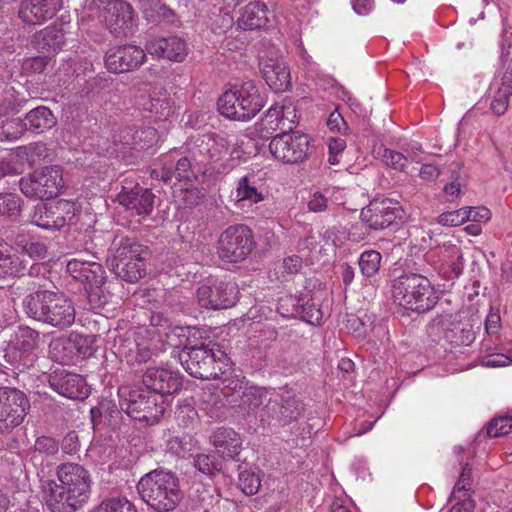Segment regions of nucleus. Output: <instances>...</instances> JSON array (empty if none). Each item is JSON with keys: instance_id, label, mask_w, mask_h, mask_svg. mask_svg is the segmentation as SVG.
<instances>
[{"instance_id": "f257e3e1", "label": "nucleus", "mask_w": 512, "mask_h": 512, "mask_svg": "<svg viewBox=\"0 0 512 512\" xmlns=\"http://www.w3.org/2000/svg\"><path fill=\"white\" fill-rule=\"evenodd\" d=\"M60 484L49 481L43 486V498L52 512H75L89 499L91 477L82 465L65 463L57 468Z\"/></svg>"}, {"instance_id": "f03ea898", "label": "nucleus", "mask_w": 512, "mask_h": 512, "mask_svg": "<svg viewBox=\"0 0 512 512\" xmlns=\"http://www.w3.org/2000/svg\"><path fill=\"white\" fill-rule=\"evenodd\" d=\"M25 314L36 321L64 329L75 321V307L61 292L37 290L23 299Z\"/></svg>"}, {"instance_id": "7ed1b4c3", "label": "nucleus", "mask_w": 512, "mask_h": 512, "mask_svg": "<svg viewBox=\"0 0 512 512\" xmlns=\"http://www.w3.org/2000/svg\"><path fill=\"white\" fill-rule=\"evenodd\" d=\"M136 488L143 502L155 512H174L184 498L178 477L163 469L143 475Z\"/></svg>"}, {"instance_id": "20e7f679", "label": "nucleus", "mask_w": 512, "mask_h": 512, "mask_svg": "<svg viewBox=\"0 0 512 512\" xmlns=\"http://www.w3.org/2000/svg\"><path fill=\"white\" fill-rule=\"evenodd\" d=\"M394 302L406 310L425 313L438 302V294L428 277L420 273H403L392 282Z\"/></svg>"}, {"instance_id": "39448f33", "label": "nucleus", "mask_w": 512, "mask_h": 512, "mask_svg": "<svg viewBox=\"0 0 512 512\" xmlns=\"http://www.w3.org/2000/svg\"><path fill=\"white\" fill-rule=\"evenodd\" d=\"M111 267L120 279L136 283L146 275L148 248L128 236H116L113 239Z\"/></svg>"}, {"instance_id": "423d86ee", "label": "nucleus", "mask_w": 512, "mask_h": 512, "mask_svg": "<svg viewBox=\"0 0 512 512\" xmlns=\"http://www.w3.org/2000/svg\"><path fill=\"white\" fill-rule=\"evenodd\" d=\"M264 104L265 98L252 80L244 81L240 86L224 92L217 103L223 116L237 121L252 119Z\"/></svg>"}, {"instance_id": "0eeeda50", "label": "nucleus", "mask_w": 512, "mask_h": 512, "mask_svg": "<svg viewBox=\"0 0 512 512\" xmlns=\"http://www.w3.org/2000/svg\"><path fill=\"white\" fill-rule=\"evenodd\" d=\"M120 408L126 414L139 422L153 425L163 416L167 401L163 396L152 394L150 391L132 390L121 387L118 390Z\"/></svg>"}, {"instance_id": "6e6552de", "label": "nucleus", "mask_w": 512, "mask_h": 512, "mask_svg": "<svg viewBox=\"0 0 512 512\" xmlns=\"http://www.w3.org/2000/svg\"><path fill=\"white\" fill-rule=\"evenodd\" d=\"M255 245L253 231L247 225H231L218 238L217 255L223 262L240 263L248 258Z\"/></svg>"}, {"instance_id": "1a4fd4ad", "label": "nucleus", "mask_w": 512, "mask_h": 512, "mask_svg": "<svg viewBox=\"0 0 512 512\" xmlns=\"http://www.w3.org/2000/svg\"><path fill=\"white\" fill-rule=\"evenodd\" d=\"M19 187L27 197L41 200L56 197L65 188L63 169L59 165L45 166L21 178Z\"/></svg>"}, {"instance_id": "9d476101", "label": "nucleus", "mask_w": 512, "mask_h": 512, "mask_svg": "<svg viewBox=\"0 0 512 512\" xmlns=\"http://www.w3.org/2000/svg\"><path fill=\"white\" fill-rule=\"evenodd\" d=\"M311 138L304 133L283 131L269 143L272 156L284 164H299L310 154Z\"/></svg>"}, {"instance_id": "9b49d317", "label": "nucleus", "mask_w": 512, "mask_h": 512, "mask_svg": "<svg viewBox=\"0 0 512 512\" xmlns=\"http://www.w3.org/2000/svg\"><path fill=\"white\" fill-rule=\"evenodd\" d=\"M77 213L74 202L60 199L54 203H38L29 215L32 224L45 230H60L71 224Z\"/></svg>"}, {"instance_id": "f8f14e48", "label": "nucleus", "mask_w": 512, "mask_h": 512, "mask_svg": "<svg viewBox=\"0 0 512 512\" xmlns=\"http://www.w3.org/2000/svg\"><path fill=\"white\" fill-rule=\"evenodd\" d=\"M29 409L30 402L24 392L0 387V433H9L21 425Z\"/></svg>"}, {"instance_id": "ddd939ff", "label": "nucleus", "mask_w": 512, "mask_h": 512, "mask_svg": "<svg viewBox=\"0 0 512 512\" xmlns=\"http://www.w3.org/2000/svg\"><path fill=\"white\" fill-rule=\"evenodd\" d=\"M238 294V287L233 282L209 280L197 289L196 298L201 307L218 310L235 305Z\"/></svg>"}, {"instance_id": "4468645a", "label": "nucleus", "mask_w": 512, "mask_h": 512, "mask_svg": "<svg viewBox=\"0 0 512 512\" xmlns=\"http://www.w3.org/2000/svg\"><path fill=\"white\" fill-rule=\"evenodd\" d=\"M266 410L269 417L279 425L286 426L298 421L303 415L305 407L292 390L283 387L279 389L274 398H269Z\"/></svg>"}, {"instance_id": "2eb2a0df", "label": "nucleus", "mask_w": 512, "mask_h": 512, "mask_svg": "<svg viewBox=\"0 0 512 512\" xmlns=\"http://www.w3.org/2000/svg\"><path fill=\"white\" fill-rule=\"evenodd\" d=\"M400 206L392 199H373L361 210L360 218L371 230H383L391 226L398 214Z\"/></svg>"}, {"instance_id": "dca6fc26", "label": "nucleus", "mask_w": 512, "mask_h": 512, "mask_svg": "<svg viewBox=\"0 0 512 512\" xmlns=\"http://www.w3.org/2000/svg\"><path fill=\"white\" fill-rule=\"evenodd\" d=\"M143 384L152 394L170 396L178 393L183 385L181 375L167 367L148 368L142 376Z\"/></svg>"}, {"instance_id": "f3484780", "label": "nucleus", "mask_w": 512, "mask_h": 512, "mask_svg": "<svg viewBox=\"0 0 512 512\" xmlns=\"http://www.w3.org/2000/svg\"><path fill=\"white\" fill-rule=\"evenodd\" d=\"M183 368L194 378L212 379L217 377V371L213 368L207 346L185 347L179 354Z\"/></svg>"}, {"instance_id": "a211bd4d", "label": "nucleus", "mask_w": 512, "mask_h": 512, "mask_svg": "<svg viewBox=\"0 0 512 512\" xmlns=\"http://www.w3.org/2000/svg\"><path fill=\"white\" fill-rule=\"evenodd\" d=\"M146 60L143 49L135 45L118 46L105 56V65L110 72L124 73L139 68Z\"/></svg>"}, {"instance_id": "6ab92c4d", "label": "nucleus", "mask_w": 512, "mask_h": 512, "mask_svg": "<svg viewBox=\"0 0 512 512\" xmlns=\"http://www.w3.org/2000/svg\"><path fill=\"white\" fill-rule=\"evenodd\" d=\"M102 9L101 18L112 33H119L128 28L133 20L132 6L123 0H94Z\"/></svg>"}, {"instance_id": "aec40b11", "label": "nucleus", "mask_w": 512, "mask_h": 512, "mask_svg": "<svg viewBox=\"0 0 512 512\" xmlns=\"http://www.w3.org/2000/svg\"><path fill=\"white\" fill-rule=\"evenodd\" d=\"M40 334L38 331L28 327H19L16 334L15 345L11 353H7L6 357H13L12 364L23 367H29L36 359L34 351L38 348Z\"/></svg>"}, {"instance_id": "412c9836", "label": "nucleus", "mask_w": 512, "mask_h": 512, "mask_svg": "<svg viewBox=\"0 0 512 512\" xmlns=\"http://www.w3.org/2000/svg\"><path fill=\"white\" fill-rule=\"evenodd\" d=\"M49 384L55 392L69 399L83 400L89 395L87 383L79 374L54 371L49 377Z\"/></svg>"}, {"instance_id": "4be33fe9", "label": "nucleus", "mask_w": 512, "mask_h": 512, "mask_svg": "<svg viewBox=\"0 0 512 512\" xmlns=\"http://www.w3.org/2000/svg\"><path fill=\"white\" fill-rule=\"evenodd\" d=\"M66 271L89 288L101 287L106 280V272L100 263L81 257L68 260Z\"/></svg>"}, {"instance_id": "5701e85b", "label": "nucleus", "mask_w": 512, "mask_h": 512, "mask_svg": "<svg viewBox=\"0 0 512 512\" xmlns=\"http://www.w3.org/2000/svg\"><path fill=\"white\" fill-rule=\"evenodd\" d=\"M312 291H304L299 297H287L282 299L281 307L284 303H291L293 309L287 314L291 316H300L301 319L312 325H319L323 318L322 310L320 308V299Z\"/></svg>"}, {"instance_id": "b1692460", "label": "nucleus", "mask_w": 512, "mask_h": 512, "mask_svg": "<svg viewBox=\"0 0 512 512\" xmlns=\"http://www.w3.org/2000/svg\"><path fill=\"white\" fill-rule=\"evenodd\" d=\"M259 66L262 76L271 90L279 93L290 88V71L282 58H262L259 62Z\"/></svg>"}, {"instance_id": "393cba45", "label": "nucleus", "mask_w": 512, "mask_h": 512, "mask_svg": "<svg viewBox=\"0 0 512 512\" xmlns=\"http://www.w3.org/2000/svg\"><path fill=\"white\" fill-rule=\"evenodd\" d=\"M62 6V0H23L19 18L27 24L39 25L51 19Z\"/></svg>"}, {"instance_id": "a878e982", "label": "nucleus", "mask_w": 512, "mask_h": 512, "mask_svg": "<svg viewBox=\"0 0 512 512\" xmlns=\"http://www.w3.org/2000/svg\"><path fill=\"white\" fill-rule=\"evenodd\" d=\"M272 12L262 1H251L239 10L236 25L242 30H259L268 28Z\"/></svg>"}, {"instance_id": "bb28decb", "label": "nucleus", "mask_w": 512, "mask_h": 512, "mask_svg": "<svg viewBox=\"0 0 512 512\" xmlns=\"http://www.w3.org/2000/svg\"><path fill=\"white\" fill-rule=\"evenodd\" d=\"M117 198L122 206L136 215H149L154 207L155 195L149 189L136 186L131 190L123 189Z\"/></svg>"}, {"instance_id": "cd10ccee", "label": "nucleus", "mask_w": 512, "mask_h": 512, "mask_svg": "<svg viewBox=\"0 0 512 512\" xmlns=\"http://www.w3.org/2000/svg\"><path fill=\"white\" fill-rule=\"evenodd\" d=\"M146 49L151 55L175 62H182L187 55L186 43L176 36L152 40L147 43Z\"/></svg>"}, {"instance_id": "c85d7f7f", "label": "nucleus", "mask_w": 512, "mask_h": 512, "mask_svg": "<svg viewBox=\"0 0 512 512\" xmlns=\"http://www.w3.org/2000/svg\"><path fill=\"white\" fill-rule=\"evenodd\" d=\"M210 442L222 458L236 459L242 446L240 435L228 427L217 428L211 434Z\"/></svg>"}, {"instance_id": "c756f323", "label": "nucleus", "mask_w": 512, "mask_h": 512, "mask_svg": "<svg viewBox=\"0 0 512 512\" xmlns=\"http://www.w3.org/2000/svg\"><path fill=\"white\" fill-rule=\"evenodd\" d=\"M28 261L23 255L10 252V247L6 243V248H2L0 253V277L6 276H24L27 272L29 275L38 273L39 266L32 265L28 269Z\"/></svg>"}, {"instance_id": "7c9ffc66", "label": "nucleus", "mask_w": 512, "mask_h": 512, "mask_svg": "<svg viewBox=\"0 0 512 512\" xmlns=\"http://www.w3.org/2000/svg\"><path fill=\"white\" fill-rule=\"evenodd\" d=\"M437 326H441L443 330V339L453 345L468 346L475 340V332L469 323L457 322L447 326L442 319L436 318L432 321L431 327Z\"/></svg>"}, {"instance_id": "2f4dec72", "label": "nucleus", "mask_w": 512, "mask_h": 512, "mask_svg": "<svg viewBox=\"0 0 512 512\" xmlns=\"http://www.w3.org/2000/svg\"><path fill=\"white\" fill-rule=\"evenodd\" d=\"M24 121L28 131L38 134L49 130L56 123L53 113L45 106H39L30 110L25 115Z\"/></svg>"}, {"instance_id": "473e14b6", "label": "nucleus", "mask_w": 512, "mask_h": 512, "mask_svg": "<svg viewBox=\"0 0 512 512\" xmlns=\"http://www.w3.org/2000/svg\"><path fill=\"white\" fill-rule=\"evenodd\" d=\"M238 202L248 201L256 204L265 199V195L256 187V175L251 173L239 179L236 188Z\"/></svg>"}, {"instance_id": "72a5a7b5", "label": "nucleus", "mask_w": 512, "mask_h": 512, "mask_svg": "<svg viewBox=\"0 0 512 512\" xmlns=\"http://www.w3.org/2000/svg\"><path fill=\"white\" fill-rule=\"evenodd\" d=\"M35 42L41 49L57 51L65 42L64 32L61 28L48 26L35 35Z\"/></svg>"}, {"instance_id": "f704fd0d", "label": "nucleus", "mask_w": 512, "mask_h": 512, "mask_svg": "<svg viewBox=\"0 0 512 512\" xmlns=\"http://www.w3.org/2000/svg\"><path fill=\"white\" fill-rule=\"evenodd\" d=\"M492 100L490 103L491 111L497 115H503L509 106V98L512 95V85L494 82L490 86Z\"/></svg>"}, {"instance_id": "c9c22d12", "label": "nucleus", "mask_w": 512, "mask_h": 512, "mask_svg": "<svg viewBox=\"0 0 512 512\" xmlns=\"http://www.w3.org/2000/svg\"><path fill=\"white\" fill-rule=\"evenodd\" d=\"M193 466L197 471L209 478L222 472L223 461L215 454H197L193 457Z\"/></svg>"}, {"instance_id": "e433bc0d", "label": "nucleus", "mask_w": 512, "mask_h": 512, "mask_svg": "<svg viewBox=\"0 0 512 512\" xmlns=\"http://www.w3.org/2000/svg\"><path fill=\"white\" fill-rule=\"evenodd\" d=\"M15 156L21 163H27L30 166H33L47 156V147L46 144L42 142H35L26 146H20L15 149Z\"/></svg>"}, {"instance_id": "4c0bfd02", "label": "nucleus", "mask_w": 512, "mask_h": 512, "mask_svg": "<svg viewBox=\"0 0 512 512\" xmlns=\"http://www.w3.org/2000/svg\"><path fill=\"white\" fill-rule=\"evenodd\" d=\"M270 390L262 387H247L242 393L241 403L250 410H256L264 403H269Z\"/></svg>"}, {"instance_id": "58836bf2", "label": "nucleus", "mask_w": 512, "mask_h": 512, "mask_svg": "<svg viewBox=\"0 0 512 512\" xmlns=\"http://www.w3.org/2000/svg\"><path fill=\"white\" fill-rule=\"evenodd\" d=\"M381 260L382 256L378 251H364L358 261L362 275L367 278L374 276L379 271Z\"/></svg>"}, {"instance_id": "ea45409f", "label": "nucleus", "mask_w": 512, "mask_h": 512, "mask_svg": "<svg viewBox=\"0 0 512 512\" xmlns=\"http://www.w3.org/2000/svg\"><path fill=\"white\" fill-rule=\"evenodd\" d=\"M209 351V357L212 362V366L217 371V375L220 372H224L231 366L230 358L225 350V347L220 343H209L206 345Z\"/></svg>"}, {"instance_id": "a19ab883", "label": "nucleus", "mask_w": 512, "mask_h": 512, "mask_svg": "<svg viewBox=\"0 0 512 512\" xmlns=\"http://www.w3.org/2000/svg\"><path fill=\"white\" fill-rule=\"evenodd\" d=\"M27 130L25 121L20 118H13L3 122L0 127V139L16 141L22 137Z\"/></svg>"}, {"instance_id": "79ce46f5", "label": "nucleus", "mask_w": 512, "mask_h": 512, "mask_svg": "<svg viewBox=\"0 0 512 512\" xmlns=\"http://www.w3.org/2000/svg\"><path fill=\"white\" fill-rule=\"evenodd\" d=\"M144 110L153 115L155 120H166L173 112L168 98H151L144 103Z\"/></svg>"}, {"instance_id": "37998d69", "label": "nucleus", "mask_w": 512, "mask_h": 512, "mask_svg": "<svg viewBox=\"0 0 512 512\" xmlns=\"http://www.w3.org/2000/svg\"><path fill=\"white\" fill-rule=\"evenodd\" d=\"M91 512H137L135 505L125 498H108L103 500Z\"/></svg>"}, {"instance_id": "c03bdc74", "label": "nucleus", "mask_w": 512, "mask_h": 512, "mask_svg": "<svg viewBox=\"0 0 512 512\" xmlns=\"http://www.w3.org/2000/svg\"><path fill=\"white\" fill-rule=\"evenodd\" d=\"M238 486L245 495H255L261 486L258 474L245 470L239 473Z\"/></svg>"}, {"instance_id": "a18cd8bd", "label": "nucleus", "mask_w": 512, "mask_h": 512, "mask_svg": "<svg viewBox=\"0 0 512 512\" xmlns=\"http://www.w3.org/2000/svg\"><path fill=\"white\" fill-rule=\"evenodd\" d=\"M196 143V146L201 148V152H204L203 150L207 151L212 160H218L224 147H226L222 138L215 139L210 136H202L197 139Z\"/></svg>"}, {"instance_id": "49530a36", "label": "nucleus", "mask_w": 512, "mask_h": 512, "mask_svg": "<svg viewBox=\"0 0 512 512\" xmlns=\"http://www.w3.org/2000/svg\"><path fill=\"white\" fill-rule=\"evenodd\" d=\"M512 432V416H500L492 419L487 426L489 437H502Z\"/></svg>"}, {"instance_id": "de8ad7c7", "label": "nucleus", "mask_w": 512, "mask_h": 512, "mask_svg": "<svg viewBox=\"0 0 512 512\" xmlns=\"http://www.w3.org/2000/svg\"><path fill=\"white\" fill-rule=\"evenodd\" d=\"M285 112L293 114V117H295V108L292 104H274L268 109L265 114V119L271 129H279L280 117L281 115H286Z\"/></svg>"}, {"instance_id": "09e8293b", "label": "nucleus", "mask_w": 512, "mask_h": 512, "mask_svg": "<svg viewBox=\"0 0 512 512\" xmlns=\"http://www.w3.org/2000/svg\"><path fill=\"white\" fill-rule=\"evenodd\" d=\"M17 245L21 252L31 259H44L47 256V246L40 241L18 240Z\"/></svg>"}, {"instance_id": "8fccbe9b", "label": "nucleus", "mask_w": 512, "mask_h": 512, "mask_svg": "<svg viewBox=\"0 0 512 512\" xmlns=\"http://www.w3.org/2000/svg\"><path fill=\"white\" fill-rule=\"evenodd\" d=\"M469 216L466 210L462 207L458 210L447 211L437 217V223L446 227H453L463 224L467 221Z\"/></svg>"}, {"instance_id": "3c124183", "label": "nucleus", "mask_w": 512, "mask_h": 512, "mask_svg": "<svg viewBox=\"0 0 512 512\" xmlns=\"http://www.w3.org/2000/svg\"><path fill=\"white\" fill-rule=\"evenodd\" d=\"M471 477L472 471L468 463H465L462 467V471L460 477L454 487L452 495L454 498H461V493L463 497L469 496L470 486H471Z\"/></svg>"}, {"instance_id": "603ef678", "label": "nucleus", "mask_w": 512, "mask_h": 512, "mask_svg": "<svg viewBox=\"0 0 512 512\" xmlns=\"http://www.w3.org/2000/svg\"><path fill=\"white\" fill-rule=\"evenodd\" d=\"M20 209V198L13 193H0V216L13 215Z\"/></svg>"}, {"instance_id": "864d4df0", "label": "nucleus", "mask_w": 512, "mask_h": 512, "mask_svg": "<svg viewBox=\"0 0 512 512\" xmlns=\"http://www.w3.org/2000/svg\"><path fill=\"white\" fill-rule=\"evenodd\" d=\"M34 449L46 456H52L59 451V443L52 437L40 436L35 441Z\"/></svg>"}, {"instance_id": "5fc2aeb1", "label": "nucleus", "mask_w": 512, "mask_h": 512, "mask_svg": "<svg viewBox=\"0 0 512 512\" xmlns=\"http://www.w3.org/2000/svg\"><path fill=\"white\" fill-rule=\"evenodd\" d=\"M174 172L175 177L179 181L188 182L195 178V174L192 169V164L188 157H181L177 160Z\"/></svg>"}, {"instance_id": "6e6d98bb", "label": "nucleus", "mask_w": 512, "mask_h": 512, "mask_svg": "<svg viewBox=\"0 0 512 512\" xmlns=\"http://www.w3.org/2000/svg\"><path fill=\"white\" fill-rule=\"evenodd\" d=\"M382 160L396 170H402L407 164V158L402 153L387 148L383 150Z\"/></svg>"}, {"instance_id": "4d7b16f0", "label": "nucleus", "mask_w": 512, "mask_h": 512, "mask_svg": "<svg viewBox=\"0 0 512 512\" xmlns=\"http://www.w3.org/2000/svg\"><path fill=\"white\" fill-rule=\"evenodd\" d=\"M80 440L78 433L75 431L68 432L61 442L62 452L66 455H76L80 451Z\"/></svg>"}, {"instance_id": "13d9d810", "label": "nucleus", "mask_w": 512, "mask_h": 512, "mask_svg": "<svg viewBox=\"0 0 512 512\" xmlns=\"http://www.w3.org/2000/svg\"><path fill=\"white\" fill-rule=\"evenodd\" d=\"M153 351L149 347V345H146L144 343H135V348L129 349V356L131 357V360H134L137 363H146L152 358Z\"/></svg>"}, {"instance_id": "bf43d9fd", "label": "nucleus", "mask_w": 512, "mask_h": 512, "mask_svg": "<svg viewBox=\"0 0 512 512\" xmlns=\"http://www.w3.org/2000/svg\"><path fill=\"white\" fill-rule=\"evenodd\" d=\"M85 290L87 292V298L90 305V309L97 310L104 306L106 303V298L102 294L101 287H85Z\"/></svg>"}, {"instance_id": "052dcab7", "label": "nucleus", "mask_w": 512, "mask_h": 512, "mask_svg": "<svg viewBox=\"0 0 512 512\" xmlns=\"http://www.w3.org/2000/svg\"><path fill=\"white\" fill-rule=\"evenodd\" d=\"M466 210L467 216L469 218L467 221L473 222H486L491 218V212L486 207H463Z\"/></svg>"}, {"instance_id": "680f3d73", "label": "nucleus", "mask_w": 512, "mask_h": 512, "mask_svg": "<svg viewBox=\"0 0 512 512\" xmlns=\"http://www.w3.org/2000/svg\"><path fill=\"white\" fill-rule=\"evenodd\" d=\"M192 499H196L198 502V505L195 507L197 512H206L213 502V496L205 488L201 491L199 489L196 490V495L192 496Z\"/></svg>"}, {"instance_id": "e2e57ef3", "label": "nucleus", "mask_w": 512, "mask_h": 512, "mask_svg": "<svg viewBox=\"0 0 512 512\" xmlns=\"http://www.w3.org/2000/svg\"><path fill=\"white\" fill-rule=\"evenodd\" d=\"M308 209L311 212L319 213L323 212L327 209L328 199L320 192H315L312 194L310 200L308 201Z\"/></svg>"}, {"instance_id": "0e129e2a", "label": "nucleus", "mask_w": 512, "mask_h": 512, "mask_svg": "<svg viewBox=\"0 0 512 512\" xmlns=\"http://www.w3.org/2000/svg\"><path fill=\"white\" fill-rule=\"evenodd\" d=\"M440 169L433 164H423L419 170V177L425 181H435L440 175Z\"/></svg>"}, {"instance_id": "69168bd1", "label": "nucleus", "mask_w": 512, "mask_h": 512, "mask_svg": "<svg viewBox=\"0 0 512 512\" xmlns=\"http://www.w3.org/2000/svg\"><path fill=\"white\" fill-rule=\"evenodd\" d=\"M282 266L285 272L296 274L302 268V259L296 255L289 256L283 260Z\"/></svg>"}, {"instance_id": "338daca9", "label": "nucleus", "mask_w": 512, "mask_h": 512, "mask_svg": "<svg viewBox=\"0 0 512 512\" xmlns=\"http://www.w3.org/2000/svg\"><path fill=\"white\" fill-rule=\"evenodd\" d=\"M352 7L358 15H368L374 8L373 0H352Z\"/></svg>"}, {"instance_id": "774afa93", "label": "nucleus", "mask_w": 512, "mask_h": 512, "mask_svg": "<svg viewBox=\"0 0 512 512\" xmlns=\"http://www.w3.org/2000/svg\"><path fill=\"white\" fill-rule=\"evenodd\" d=\"M459 502L454 504L449 512H473L474 510V502L471 500L468 496L463 497L461 495V498H458Z\"/></svg>"}]
</instances>
